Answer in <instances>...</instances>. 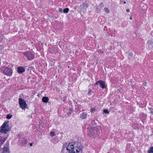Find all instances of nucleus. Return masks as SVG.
<instances>
[{
  "mask_svg": "<svg viewBox=\"0 0 153 153\" xmlns=\"http://www.w3.org/2000/svg\"><path fill=\"white\" fill-rule=\"evenodd\" d=\"M30 146H33V143H30Z\"/></svg>",
  "mask_w": 153,
  "mask_h": 153,
  "instance_id": "32",
  "label": "nucleus"
},
{
  "mask_svg": "<svg viewBox=\"0 0 153 153\" xmlns=\"http://www.w3.org/2000/svg\"><path fill=\"white\" fill-rule=\"evenodd\" d=\"M97 10L98 12H100V9L99 8H97Z\"/></svg>",
  "mask_w": 153,
  "mask_h": 153,
  "instance_id": "28",
  "label": "nucleus"
},
{
  "mask_svg": "<svg viewBox=\"0 0 153 153\" xmlns=\"http://www.w3.org/2000/svg\"><path fill=\"white\" fill-rule=\"evenodd\" d=\"M93 93V91H91V89H89V91L88 93V94L89 95H92V93Z\"/></svg>",
  "mask_w": 153,
  "mask_h": 153,
  "instance_id": "18",
  "label": "nucleus"
},
{
  "mask_svg": "<svg viewBox=\"0 0 153 153\" xmlns=\"http://www.w3.org/2000/svg\"><path fill=\"white\" fill-rule=\"evenodd\" d=\"M23 54L26 57H27L28 60H31L33 59L34 58V54L30 51H26L24 52Z\"/></svg>",
  "mask_w": 153,
  "mask_h": 153,
  "instance_id": "4",
  "label": "nucleus"
},
{
  "mask_svg": "<svg viewBox=\"0 0 153 153\" xmlns=\"http://www.w3.org/2000/svg\"><path fill=\"white\" fill-rule=\"evenodd\" d=\"M103 111L106 114H108L109 113L108 110L104 109Z\"/></svg>",
  "mask_w": 153,
  "mask_h": 153,
  "instance_id": "21",
  "label": "nucleus"
},
{
  "mask_svg": "<svg viewBox=\"0 0 153 153\" xmlns=\"http://www.w3.org/2000/svg\"><path fill=\"white\" fill-rule=\"evenodd\" d=\"M129 55L131 56H132V53H129Z\"/></svg>",
  "mask_w": 153,
  "mask_h": 153,
  "instance_id": "30",
  "label": "nucleus"
},
{
  "mask_svg": "<svg viewBox=\"0 0 153 153\" xmlns=\"http://www.w3.org/2000/svg\"><path fill=\"white\" fill-rule=\"evenodd\" d=\"M3 49V47L2 45H0V50H2Z\"/></svg>",
  "mask_w": 153,
  "mask_h": 153,
  "instance_id": "26",
  "label": "nucleus"
},
{
  "mask_svg": "<svg viewBox=\"0 0 153 153\" xmlns=\"http://www.w3.org/2000/svg\"><path fill=\"white\" fill-rule=\"evenodd\" d=\"M148 153H153V147H151L148 151Z\"/></svg>",
  "mask_w": 153,
  "mask_h": 153,
  "instance_id": "14",
  "label": "nucleus"
},
{
  "mask_svg": "<svg viewBox=\"0 0 153 153\" xmlns=\"http://www.w3.org/2000/svg\"><path fill=\"white\" fill-rule=\"evenodd\" d=\"M9 150L8 147H4L3 149V153H9Z\"/></svg>",
  "mask_w": 153,
  "mask_h": 153,
  "instance_id": "11",
  "label": "nucleus"
},
{
  "mask_svg": "<svg viewBox=\"0 0 153 153\" xmlns=\"http://www.w3.org/2000/svg\"><path fill=\"white\" fill-rule=\"evenodd\" d=\"M87 114L86 113L83 112L80 114V118L82 119H85L87 117Z\"/></svg>",
  "mask_w": 153,
  "mask_h": 153,
  "instance_id": "9",
  "label": "nucleus"
},
{
  "mask_svg": "<svg viewBox=\"0 0 153 153\" xmlns=\"http://www.w3.org/2000/svg\"><path fill=\"white\" fill-rule=\"evenodd\" d=\"M96 131V128H91L88 129V134L91 136H94Z\"/></svg>",
  "mask_w": 153,
  "mask_h": 153,
  "instance_id": "7",
  "label": "nucleus"
},
{
  "mask_svg": "<svg viewBox=\"0 0 153 153\" xmlns=\"http://www.w3.org/2000/svg\"><path fill=\"white\" fill-rule=\"evenodd\" d=\"M5 140V139L4 138L0 140V143L1 144H3Z\"/></svg>",
  "mask_w": 153,
  "mask_h": 153,
  "instance_id": "20",
  "label": "nucleus"
},
{
  "mask_svg": "<svg viewBox=\"0 0 153 153\" xmlns=\"http://www.w3.org/2000/svg\"><path fill=\"white\" fill-rule=\"evenodd\" d=\"M123 2V1H120V2H121H121Z\"/></svg>",
  "mask_w": 153,
  "mask_h": 153,
  "instance_id": "37",
  "label": "nucleus"
},
{
  "mask_svg": "<svg viewBox=\"0 0 153 153\" xmlns=\"http://www.w3.org/2000/svg\"><path fill=\"white\" fill-rule=\"evenodd\" d=\"M17 71L19 74H22L25 72V68L22 66H19L17 68Z\"/></svg>",
  "mask_w": 153,
  "mask_h": 153,
  "instance_id": "8",
  "label": "nucleus"
},
{
  "mask_svg": "<svg viewBox=\"0 0 153 153\" xmlns=\"http://www.w3.org/2000/svg\"><path fill=\"white\" fill-rule=\"evenodd\" d=\"M50 135L52 137L54 136L55 135V133L54 131H51L50 133Z\"/></svg>",
  "mask_w": 153,
  "mask_h": 153,
  "instance_id": "17",
  "label": "nucleus"
},
{
  "mask_svg": "<svg viewBox=\"0 0 153 153\" xmlns=\"http://www.w3.org/2000/svg\"><path fill=\"white\" fill-rule=\"evenodd\" d=\"M129 10L128 9H126V12H129Z\"/></svg>",
  "mask_w": 153,
  "mask_h": 153,
  "instance_id": "31",
  "label": "nucleus"
},
{
  "mask_svg": "<svg viewBox=\"0 0 153 153\" xmlns=\"http://www.w3.org/2000/svg\"><path fill=\"white\" fill-rule=\"evenodd\" d=\"M12 117V115L10 114H9L7 115L6 117V118L7 119H10Z\"/></svg>",
  "mask_w": 153,
  "mask_h": 153,
  "instance_id": "19",
  "label": "nucleus"
},
{
  "mask_svg": "<svg viewBox=\"0 0 153 153\" xmlns=\"http://www.w3.org/2000/svg\"><path fill=\"white\" fill-rule=\"evenodd\" d=\"M100 82V80H99V81H98L97 82H96L95 83V85H94L95 86L97 85L98 84H99Z\"/></svg>",
  "mask_w": 153,
  "mask_h": 153,
  "instance_id": "24",
  "label": "nucleus"
},
{
  "mask_svg": "<svg viewBox=\"0 0 153 153\" xmlns=\"http://www.w3.org/2000/svg\"><path fill=\"white\" fill-rule=\"evenodd\" d=\"M59 12H62V9L61 8H59Z\"/></svg>",
  "mask_w": 153,
  "mask_h": 153,
  "instance_id": "25",
  "label": "nucleus"
},
{
  "mask_svg": "<svg viewBox=\"0 0 153 153\" xmlns=\"http://www.w3.org/2000/svg\"><path fill=\"white\" fill-rule=\"evenodd\" d=\"M49 98L47 97H42V100L44 102L47 103L49 101Z\"/></svg>",
  "mask_w": 153,
  "mask_h": 153,
  "instance_id": "13",
  "label": "nucleus"
},
{
  "mask_svg": "<svg viewBox=\"0 0 153 153\" xmlns=\"http://www.w3.org/2000/svg\"><path fill=\"white\" fill-rule=\"evenodd\" d=\"M70 114V111L68 113V115H70V114Z\"/></svg>",
  "mask_w": 153,
  "mask_h": 153,
  "instance_id": "34",
  "label": "nucleus"
},
{
  "mask_svg": "<svg viewBox=\"0 0 153 153\" xmlns=\"http://www.w3.org/2000/svg\"><path fill=\"white\" fill-rule=\"evenodd\" d=\"M146 84H147V82H143V85L145 86L146 85Z\"/></svg>",
  "mask_w": 153,
  "mask_h": 153,
  "instance_id": "27",
  "label": "nucleus"
},
{
  "mask_svg": "<svg viewBox=\"0 0 153 153\" xmlns=\"http://www.w3.org/2000/svg\"><path fill=\"white\" fill-rule=\"evenodd\" d=\"M123 2V1H120V2H121H121Z\"/></svg>",
  "mask_w": 153,
  "mask_h": 153,
  "instance_id": "36",
  "label": "nucleus"
},
{
  "mask_svg": "<svg viewBox=\"0 0 153 153\" xmlns=\"http://www.w3.org/2000/svg\"><path fill=\"white\" fill-rule=\"evenodd\" d=\"M129 19H132V17H130Z\"/></svg>",
  "mask_w": 153,
  "mask_h": 153,
  "instance_id": "33",
  "label": "nucleus"
},
{
  "mask_svg": "<svg viewBox=\"0 0 153 153\" xmlns=\"http://www.w3.org/2000/svg\"><path fill=\"white\" fill-rule=\"evenodd\" d=\"M0 69L1 71L7 76H10L12 74V70L10 68L2 67Z\"/></svg>",
  "mask_w": 153,
  "mask_h": 153,
  "instance_id": "3",
  "label": "nucleus"
},
{
  "mask_svg": "<svg viewBox=\"0 0 153 153\" xmlns=\"http://www.w3.org/2000/svg\"><path fill=\"white\" fill-rule=\"evenodd\" d=\"M109 153V152H108V153Z\"/></svg>",
  "mask_w": 153,
  "mask_h": 153,
  "instance_id": "38",
  "label": "nucleus"
},
{
  "mask_svg": "<svg viewBox=\"0 0 153 153\" xmlns=\"http://www.w3.org/2000/svg\"><path fill=\"white\" fill-rule=\"evenodd\" d=\"M99 85L102 89H104L106 88L105 82L103 81L100 80Z\"/></svg>",
  "mask_w": 153,
  "mask_h": 153,
  "instance_id": "10",
  "label": "nucleus"
},
{
  "mask_svg": "<svg viewBox=\"0 0 153 153\" xmlns=\"http://www.w3.org/2000/svg\"><path fill=\"white\" fill-rule=\"evenodd\" d=\"M126 1H124V2H123V3L124 4H126Z\"/></svg>",
  "mask_w": 153,
  "mask_h": 153,
  "instance_id": "35",
  "label": "nucleus"
},
{
  "mask_svg": "<svg viewBox=\"0 0 153 153\" xmlns=\"http://www.w3.org/2000/svg\"><path fill=\"white\" fill-rule=\"evenodd\" d=\"M95 108H91V109L90 111L91 112L93 113L95 111Z\"/></svg>",
  "mask_w": 153,
  "mask_h": 153,
  "instance_id": "22",
  "label": "nucleus"
},
{
  "mask_svg": "<svg viewBox=\"0 0 153 153\" xmlns=\"http://www.w3.org/2000/svg\"><path fill=\"white\" fill-rule=\"evenodd\" d=\"M82 148L80 143L74 142L69 143L66 147V150L68 153L65 150L63 147L61 152V153H81Z\"/></svg>",
  "mask_w": 153,
  "mask_h": 153,
  "instance_id": "1",
  "label": "nucleus"
},
{
  "mask_svg": "<svg viewBox=\"0 0 153 153\" xmlns=\"http://www.w3.org/2000/svg\"><path fill=\"white\" fill-rule=\"evenodd\" d=\"M19 104L20 107L23 110H25L26 107L27 105L26 104V103L25 100L22 99V98L19 99Z\"/></svg>",
  "mask_w": 153,
  "mask_h": 153,
  "instance_id": "6",
  "label": "nucleus"
},
{
  "mask_svg": "<svg viewBox=\"0 0 153 153\" xmlns=\"http://www.w3.org/2000/svg\"><path fill=\"white\" fill-rule=\"evenodd\" d=\"M20 142L24 144H26L27 142V141L26 139L22 138L20 140Z\"/></svg>",
  "mask_w": 153,
  "mask_h": 153,
  "instance_id": "12",
  "label": "nucleus"
},
{
  "mask_svg": "<svg viewBox=\"0 0 153 153\" xmlns=\"http://www.w3.org/2000/svg\"><path fill=\"white\" fill-rule=\"evenodd\" d=\"M104 10L105 12L107 13H109L110 12L109 10L107 7H105L104 8Z\"/></svg>",
  "mask_w": 153,
  "mask_h": 153,
  "instance_id": "16",
  "label": "nucleus"
},
{
  "mask_svg": "<svg viewBox=\"0 0 153 153\" xmlns=\"http://www.w3.org/2000/svg\"><path fill=\"white\" fill-rule=\"evenodd\" d=\"M69 10V9L68 8H66L65 9L63 10V12L65 13H68V11Z\"/></svg>",
  "mask_w": 153,
  "mask_h": 153,
  "instance_id": "15",
  "label": "nucleus"
},
{
  "mask_svg": "<svg viewBox=\"0 0 153 153\" xmlns=\"http://www.w3.org/2000/svg\"><path fill=\"white\" fill-rule=\"evenodd\" d=\"M99 6H100L101 7H103L104 6L103 3L102 2L99 5Z\"/></svg>",
  "mask_w": 153,
  "mask_h": 153,
  "instance_id": "23",
  "label": "nucleus"
},
{
  "mask_svg": "<svg viewBox=\"0 0 153 153\" xmlns=\"http://www.w3.org/2000/svg\"><path fill=\"white\" fill-rule=\"evenodd\" d=\"M69 111H70V114H71L72 112L73 111V110L71 109H70L69 110Z\"/></svg>",
  "mask_w": 153,
  "mask_h": 153,
  "instance_id": "29",
  "label": "nucleus"
},
{
  "mask_svg": "<svg viewBox=\"0 0 153 153\" xmlns=\"http://www.w3.org/2000/svg\"><path fill=\"white\" fill-rule=\"evenodd\" d=\"M88 7V4L86 2H83L79 7L80 10L81 12H84L86 10L87 8Z\"/></svg>",
  "mask_w": 153,
  "mask_h": 153,
  "instance_id": "5",
  "label": "nucleus"
},
{
  "mask_svg": "<svg viewBox=\"0 0 153 153\" xmlns=\"http://www.w3.org/2000/svg\"><path fill=\"white\" fill-rule=\"evenodd\" d=\"M8 124L9 121H5L0 128V132L4 134H6L10 129Z\"/></svg>",
  "mask_w": 153,
  "mask_h": 153,
  "instance_id": "2",
  "label": "nucleus"
}]
</instances>
